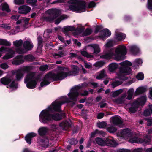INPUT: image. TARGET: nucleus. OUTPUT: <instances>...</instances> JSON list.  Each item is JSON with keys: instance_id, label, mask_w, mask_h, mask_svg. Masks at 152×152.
Returning a JSON list of instances; mask_svg holds the SVG:
<instances>
[{"instance_id": "obj_1", "label": "nucleus", "mask_w": 152, "mask_h": 152, "mask_svg": "<svg viewBox=\"0 0 152 152\" xmlns=\"http://www.w3.org/2000/svg\"><path fill=\"white\" fill-rule=\"evenodd\" d=\"M76 95V87L72 88L70 92L68 94L69 99L65 102L55 101L47 108L43 110L40 113L39 118L40 121L43 123H47L51 121V112L53 111H60L61 106L65 102H69L74 101L75 99Z\"/></svg>"}, {"instance_id": "obj_2", "label": "nucleus", "mask_w": 152, "mask_h": 152, "mask_svg": "<svg viewBox=\"0 0 152 152\" xmlns=\"http://www.w3.org/2000/svg\"><path fill=\"white\" fill-rule=\"evenodd\" d=\"M72 71L68 74L66 72L68 69L64 67H61L59 69V71L56 74L50 72L47 74L44 77L43 81L40 84L41 87H44L49 84L53 80H61L67 77L68 75H75L76 66L72 65L71 66Z\"/></svg>"}, {"instance_id": "obj_3", "label": "nucleus", "mask_w": 152, "mask_h": 152, "mask_svg": "<svg viewBox=\"0 0 152 152\" xmlns=\"http://www.w3.org/2000/svg\"><path fill=\"white\" fill-rule=\"evenodd\" d=\"M121 67L119 68V70L117 74L118 78L123 80H125L128 79L126 75H129L132 73V69L130 67L132 66L133 69L137 68L139 65L134 62L133 64L128 60H125L120 63Z\"/></svg>"}, {"instance_id": "obj_4", "label": "nucleus", "mask_w": 152, "mask_h": 152, "mask_svg": "<svg viewBox=\"0 0 152 152\" xmlns=\"http://www.w3.org/2000/svg\"><path fill=\"white\" fill-rule=\"evenodd\" d=\"M127 52L126 47L124 45H120L116 48L115 53L111 50L105 54L101 55L100 58L110 59L114 56L115 59L117 60H123L125 59L124 56L126 54Z\"/></svg>"}, {"instance_id": "obj_5", "label": "nucleus", "mask_w": 152, "mask_h": 152, "mask_svg": "<svg viewBox=\"0 0 152 152\" xmlns=\"http://www.w3.org/2000/svg\"><path fill=\"white\" fill-rule=\"evenodd\" d=\"M24 82L26 83V86L28 88L34 89L36 86L38 80L35 77L33 73H30L25 77Z\"/></svg>"}, {"instance_id": "obj_6", "label": "nucleus", "mask_w": 152, "mask_h": 152, "mask_svg": "<svg viewBox=\"0 0 152 152\" xmlns=\"http://www.w3.org/2000/svg\"><path fill=\"white\" fill-rule=\"evenodd\" d=\"M12 78L9 76H7L1 78L0 80L1 83L4 85H8L7 88L10 89L11 91H13L17 89L18 88L17 84L14 81L9 84L12 81Z\"/></svg>"}, {"instance_id": "obj_7", "label": "nucleus", "mask_w": 152, "mask_h": 152, "mask_svg": "<svg viewBox=\"0 0 152 152\" xmlns=\"http://www.w3.org/2000/svg\"><path fill=\"white\" fill-rule=\"evenodd\" d=\"M24 48H18L16 49V52L19 54H23L26 53L28 50L31 49L33 45L32 42L30 40L25 41L23 45Z\"/></svg>"}, {"instance_id": "obj_8", "label": "nucleus", "mask_w": 152, "mask_h": 152, "mask_svg": "<svg viewBox=\"0 0 152 152\" xmlns=\"http://www.w3.org/2000/svg\"><path fill=\"white\" fill-rule=\"evenodd\" d=\"M151 141V139L148 137L143 139L134 137L132 138L130 137L129 139V141L132 143H143L145 144H149Z\"/></svg>"}, {"instance_id": "obj_9", "label": "nucleus", "mask_w": 152, "mask_h": 152, "mask_svg": "<svg viewBox=\"0 0 152 152\" xmlns=\"http://www.w3.org/2000/svg\"><path fill=\"white\" fill-rule=\"evenodd\" d=\"M118 136H120L125 139L130 138L132 135V132L128 128H126L121 130L117 134Z\"/></svg>"}, {"instance_id": "obj_10", "label": "nucleus", "mask_w": 152, "mask_h": 152, "mask_svg": "<svg viewBox=\"0 0 152 152\" xmlns=\"http://www.w3.org/2000/svg\"><path fill=\"white\" fill-rule=\"evenodd\" d=\"M47 13L51 15V16L50 18H48L47 20L51 21L59 15L60 11L56 9H51L48 10L47 11Z\"/></svg>"}, {"instance_id": "obj_11", "label": "nucleus", "mask_w": 152, "mask_h": 152, "mask_svg": "<svg viewBox=\"0 0 152 152\" xmlns=\"http://www.w3.org/2000/svg\"><path fill=\"white\" fill-rule=\"evenodd\" d=\"M30 69V67L28 66L24 67L23 69H18L15 72L16 75V80H19L22 78L24 76V71H27Z\"/></svg>"}, {"instance_id": "obj_12", "label": "nucleus", "mask_w": 152, "mask_h": 152, "mask_svg": "<svg viewBox=\"0 0 152 152\" xmlns=\"http://www.w3.org/2000/svg\"><path fill=\"white\" fill-rule=\"evenodd\" d=\"M86 2L85 1L77 0V12L86 11Z\"/></svg>"}, {"instance_id": "obj_13", "label": "nucleus", "mask_w": 152, "mask_h": 152, "mask_svg": "<svg viewBox=\"0 0 152 152\" xmlns=\"http://www.w3.org/2000/svg\"><path fill=\"white\" fill-rule=\"evenodd\" d=\"M112 124L115 126H117L120 127L123 126V122L121 118L119 116H115L111 118Z\"/></svg>"}, {"instance_id": "obj_14", "label": "nucleus", "mask_w": 152, "mask_h": 152, "mask_svg": "<svg viewBox=\"0 0 152 152\" xmlns=\"http://www.w3.org/2000/svg\"><path fill=\"white\" fill-rule=\"evenodd\" d=\"M24 61V56L22 55H19L13 59L12 63L13 65H18L22 64Z\"/></svg>"}, {"instance_id": "obj_15", "label": "nucleus", "mask_w": 152, "mask_h": 152, "mask_svg": "<svg viewBox=\"0 0 152 152\" xmlns=\"http://www.w3.org/2000/svg\"><path fill=\"white\" fill-rule=\"evenodd\" d=\"M111 35V32L107 28L101 31L99 37L103 40L105 39L106 37H108Z\"/></svg>"}, {"instance_id": "obj_16", "label": "nucleus", "mask_w": 152, "mask_h": 152, "mask_svg": "<svg viewBox=\"0 0 152 152\" xmlns=\"http://www.w3.org/2000/svg\"><path fill=\"white\" fill-rule=\"evenodd\" d=\"M7 51H8V53L2 57V59L3 60H7L10 59L13 57L15 55V51L12 49L7 48Z\"/></svg>"}, {"instance_id": "obj_17", "label": "nucleus", "mask_w": 152, "mask_h": 152, "mask_svg": "<svg viewBox=\"0 0 152 152\" xmlns=\"http://www.w3.org/2000/svg\"><path fill=\"white\" fill-rule=\"evenodd\" d=\"M71 125L70 120L63 121L59 124V126L64 130H66Z\"/></svg>"}, {"instance_id": "obj_18", "label": "nucleus", "mask_w": 152, "mask_h": 152, "mask_svg": "<svg viewBox=\"0 0 152 152\" xmlns=\"http://www.w3.org/2000/svg\"><path fill=\"white\" fill-rule=\"evenodd\" d=\"M105 145L111 147H115L117 145V144L115 141L112 139L109 138H106L105 140Z\"/></svg>"}, {"instance_id": "obj_19", "label": "nucleus", "mask_w": 152, "mask_h": 152, "mask_svg": "<svg viewBox=\"0 0 152 152\" xmlns=\"http://www.w3.org/2000/svg\"><path fill=\"white\" fill-rule=\"evenodd\" d=\"M31 10L30 7L26 6H23L19 8L18 12L22 14H26L29 12Z\"/></svg>"}, {"instance_id": "obj_20", "label": "nucleus", "mask_w": 152, "mask_h": 152, "mask_svg": "<svg viewBox=\"0 0 152 152\" xmlns=\"http://www.w3.org/2000/svg\"><path fill=\"white\" fill-rule=\"evenodd\" d=\"M64 116V113L59 114L58 113H54L53 114H51V121L53 120H54L55 121L60 120L63 118Z\"/></svg>"}, {"instance_id": "obj_21", "label": "nucleus", "mask_w": 152, "mask_h": 152, "mask_svg": "<svg viewBox=\"0 0 152 152\" xmlns=\"http://www.w3.org/2000/svg\"><path fill=\"white\" fill-rule=\"evenodd\" d=\"M37 134L34 132H31L28 133L25 137V140L26 142L28 144L31 143V138L35 137Z\"/></svg>"}, {"instance_id": "obj_22", "label": "nucleus", "mask_w": 152, "mask_h": 152, "mask_svg": "<svg viewBox=\"0 0 152 152\" xmlns=\"http://www.w3.org/2000/svg\"><path fill=\"white\" fill-rule=\"evenodd\" d=\"M146 98L145 96H142L139 99V101H135V102H137V106L139 107L140 106H143L144 105L146 102Z\"/></svg>"}, {"instance_id": "obj_23", "label": "nucleus", "mask_w": 152, "mask_h": 152, "mask_svg": "<svg viewBox=\"0 0 152 152\" xmlns=\"http://www.w3.org/2000/svg\"><path fill=\"white\" fill-rule=\"evenodd\" d=\"M126 97V95H123L121 97L115 99L114 100V102L117 104H123L124 103Z\"/></svg>"}, {"instance_id": "obj_24", "label": "nucleus", "mask_w": 152, "mask_h": 152, "mask_svg": "<svg viewBox=\"0 0 152 152\" xmlns=\"http://www.w3.org/2000/svg\"><path fill=\"white\" fill-rule=\"evenodd\" d=\"M68 3L69 5V9L72 11L76 10V0H69Z\"/></svg>"}, {"instance_id": "obj_25", "label": "nucleus", "mask_w": 152, "mask_h": 152, "mask_svg": "<svg viewBox=\"0 0 152 152\" xmlns=\"http://www.w3.org/2000/svg\"><path fill=\"white\" fill-rule=\"evenodd\" d=\"M137 102H134L131 105V107L129 108V112L131 113H135L137 110L138 107Z\"/></svg>"}, {"instance_id": "obj_26", "label": "nucleus", "mask_w": 152, "mask_h": 152, "mask_svg": "<svg viewBox=\"0 0 152 152\" xmlns=\"http://www.w3.org/2000/svg\"><path fill=\"white\" fill-rule=\"evenodd\" d=\"M146 91V89L145 88L140 87L136 89L134 94L135 95H137L145 93Z\"/></svg>"}, {"instance_id": "obj_27", "label": "nucleus", "mask_w": 152, "mask_h": 152, "mask_svg": "<svg viewBox=\"0 0 152 152\" xmlns=\"http://www.w3.org/2000/svg\"><path fill=\"white\" fill-rule=\"evenodd\" d=\"M130 51L133 55H137L139 52V49L136 45H133L130 48Z\"/></svg>"}, {"instance_id": "obj_28", "label": "nucleus", "mask_w": 152, "mask_h": 152, "mask_svg": "<svg viewBox=\"0 0 152 152\" xmlns=\"http://www.w3.org/2000/svg\"><path fill=\"white\" fill-rule=\"evenodd\" d=\"M118 66L117 63H112L109 65L108 69L110 72H113L118 68Z\"/></svg>"}, {"instance_id": "obj_29", "label": "nucleus", "mask_w": 152, "mask_h": 152, "mask_svg": "<svg viewBox=\"0 0 152 152\" xmlns=\"http://www.w3.org/2000/svg\"><path fill=\"white\" fill-rule=\"evenodd\" d=\"M48 129L45 127L40 128L38 130L39 134L40 135H45L48 131Z\"/></svg>"}, {"instance_id": "obj_30", "label": "nucleus", "mask_w": 152, "mask_h": 152, "mask_svg": "<svg viewBox=\"0 0 152 152\" xmlns=\"http://www.w3.org/2000/svg\"><path fill=\"white\" fill-rule=\"evenodd\" d=\"M92 29L91 28H87L82 34V36L85 37L89 36L92 34Z\"/></svg>"}, {"instance_id": "obj_31", "label": "nucleus", "mask_w": 152, "mask_h": 152, "mask_svg": "<svg viewBox=\"0 0 152 152\" xmlns=\"http://www.w3.org/2000/svg\"><path fill=\"white\" fill-rule=\"evenodd\" d=\"M77 35L82 33L84 31L85 28L84 26L81 24H77Z\"/></svg>"}, {"instance_id": "obj_32", "label": "nucleus", "mask_w": 152, "mask_h": 152, "mask_svg": "<svg viewBox=\"0 0 152 152\" xmlns=\"http://www.w3.org/2000/svg\"><path fill=\"white\" fill-rule=\"evenodd\" d=\"M63 31L66 32L68 31L73 32L75 31V27L73 26H69L64 27L63 28Z\"/></svg>"}, {"instance_id": "obj_33", "label": "nucleus", "mask_w": 152, "mask_h": 152, "mask_svg": "<svg viewBox=\"0 0 152 152\" xmlns=\"http://www.w3.org/2000/svg\"><path fill=\"white\" fill-rule=\"evenodd\" d=\"M95 140L97 144L101 146L105 145V140H104L102 138L97 137L96 138Z\"/></svg>"}, {"instance_id": "obj_34", "label": "nucleus", "mask_w": 152, "mask_h": 152, "mask_svg": "<svg viewBox=\"0 0 152 152\" xmlns=\"http://www.w3.org/2000/svg\"><path fill=\"white\" fill-rule=\"evenodd\" d=\"M1 9L3 11H5L7 12H9L10 10L9 8L8 4L6 2H4L1 4Z\"/></svg>"}, {"instance_id": "obj_35", "label": "nucleus", "mask_w": 152, "mask_h": 152, "mask_svg": "<svg viewBox=\"0 0 152 152\" xmlns=\"http://www.w3.org/2000/svg\"><path fill=\"white\" fill-rule=\"evenodd\" d=\"M116 37L118 41H121L125 39V35L122 33H120L116 34Z\"/></svg>"}, {"instance_id": "obj_36", "label": "nucleus", "mask_w": 152, "mask_h": 152, "mask_svg": "<svg viewBox=\"0 0 152 152\" xmlns=\"http://www.w3.org/2000/svg\"><path fill=\"white\" fill-rule=\"evenodd\" d=\"M92 47L93 48L94 52L93 54H97L100 52V49L98 46L97 45H92Z\"/></svg>"}, {"instance_id": "obj_37", "label": "nucleus", "mask_w": 152, "mask_h": 152, "mask_svg": "<svg viewBox=\"0 0 152 152\" xmlns=\"http://www.w3.org/2000/svg\"><path fill=\"white\" fill-rule=\"evenodd\" d=\"M23 42L22 40L20 39L17 40L13 42V45L16 47H18L21 46L23 43Z\"/></svg>"}, {"instance_id": "obj_38", "label": "nucleus", "mask_w": 152, "mask_h": 152, "mask_svg": "<svg viewBox=\"0 0 152 152\" xmlns=\"http://www.w3.org/2000/svg\"><path fill=\"white\" fill-rule=\"evenodd\" d=\"M107 131L110 133H113L116 132L117 129L116 127L113 126H110L107 128Z\"/></svg>"}, {"instance_id": "obj_39", "label": "nucleus", "mask_w": 152, "mask_h": 152, "mask_svg": "<svg viewBox=\"0 0 152 152\" xmlns=\"http://www.w3.org/2000/svg\"><path fill=\"white\" fill-rule=\"evenodd\" d=\"M0 45L9 46L11 45V43L9 42L4 39H0Z\"/></svg>"}, {"instance_id": "obj_40", "label": "nucleus", "mask_w": 152, "mask_h": 152, "mask_svg": "<svg viewBox=\"0 0 152 152\" xmlns=\"http://www.w3.org/2000/svg\"><path fill=\"white\" fill-rule=\"evenodd\" d=\"M123 90L122 89H120L114 91L112 94V96L113 97H115L118 96L120 94L122 93Z\"/></svg>"}, {"instance_id": "obj_41", "label": "nucleus", "mask_w": 152, "mask_h": 152, "mask_svg": "<svg viewBox=\"0 0 152 152\" xmlns=\"http://www.w3.org/2000/svg\"><path fill=\"white\" fill-rule=\"evenodd\" d=\"M81 54L84 56L90 58H93L94 56L92 55H90L85 51H82L81 52Z\"/></svg>"}, {"instance_id": "obj_42", "label": "nucleus", "mask_w": 152, "mask_h": 152, "mask_svg": "<svg viewBox=\"0 0 152 152\" xmlns=\"http://www.w3.org/2000/svg\"><path fill=\"white\" fill-rule=\"evenodd\" d=\"M105 76V71L103 70L101 71L99 75L96 76V78L97 79H101L104 78Z\"/></svg>"}, {"instance_id": "obj_43", "label": "nucleus", "mask_w": 152, "mask_h": 152, "mask_svg": "<svg viewBox=\"0 0 152 152\" xmlns=\"http://www.w3.org/2000/svg\"><path fill=\"white\" fill-rule=\"evenodd\" d=\"M107 123L104 121H102L97 123V126L100 128H103L107 126Z\"/></svg>"}, {"instance_id": "obj_44", "label": "nucleus", "mask_w": 152, "mask_h": 152, "mask_svg": "<svg viewBox=\"0 0 152 152\" xmlns=\"http://www.w3.org/2000/svg\"><path fill=\"white\" fill-rule=\"evenodd\" d=\"M66 18V16L65 15H63L60 16L58 19H57L55 22L56 24H58L62 20Z\"/></svg>"}, {"instance_id": "obj_45", "label": "nucleus", "mask_w": 152, "mask_h": 152, "mask_svg": "<svg viewBox=\"0 0 152 152\" xmlns=\"http://www.w3.org/2000/svg\"><path fill=\"white\" fill-rule=\"evenodd\" d=\"M64 55V53L63 52H59L58 53H54L53 55V56L56 58H60Z\"/></svg>"}, {"instance_id": "obj_46", "label": "nucleus", "mask_w": 152, "mask_h": 152, "mask_svg": "<svg viewBox=\"0 0 152 152\" xmlns=\"http://www.w3.org/2000/svg\"><path fill=\"white\" fill-rule=\"evenodd\" d=\"M24 56V60H26L29 61H33L34 59L33 56L31 55H28Z\"/></svg>"}, {"instance_id": "obj_47", "label": "nucleus", "mask_w": 152, "mask_h": 152, "mask_svg": "<svg viewBox=\"0 0 152 152\" xmlns=\"http://www.w3.org/2000/svg\"><path fill=\"white\" fill-rule=\"evenodd\" d=\"M147 7L149 10L152 11V0H148Z\"/></svg>"}, {"instance_id": "obj_48", "label": "nucleus", "mask_w": 152, "mask_h": 152, "mask_svg": "<svg viewBox=\"0 0 152 152\" xmlns=\"http://www.w3.org/2000/svg\"><path fill=\"white\" fill-rule=\"evenodd\" d=\"M7 48L4 46H2L0 48V57L2 56V54L5 53L7 51Z\"/></svg>"}, {"instance_id": "obj_49", "label": "nucleus", "mask_w": 152, "mask_h": 152, "mask_svg": "<svg viewBox=\"0 0 152 152\" xmlns=\"http://www.w3.org/2000/svg\"><path fill=\"white\" fill-rule=\"evenodd\" d=\"M103 28L102 25H97L96 26L94 31V33L95 34L97 33L98 32L101 31V30Z\"/></svg>"}, {"instance_id": "obj_50", "label": "nucleus", "mask_w": 152, "mask_h": 152, "mask_svg": "<svg viewBox=\"0 0 152 152\" xmlns=\"http://www.w3.org/2000/svg\"><path fill=\"white\" fill-rule=\"evenodd\" d=\"M136 78L139 80H142L144 78V75L142 72L139 73L136 76Z\"/></svg>"}, {"instance_id": "obj_51", "label": "nucleus", "mask_w": 152, "mask_h": 152, "mask_svg": "<svg viewBox=\"0 0 152 152\" xmlns=\"http://www.w3.org/2000/svg\"><path fill=\"white\" fill-rule=\"evenodd\" d=\"M122 83V82L117 80L113 82L112 84V85L113 88H115L116 86L121 85Z\"/></svg>"}, {"instance_id": "obj_52", "label": "nucleus", "mask_w": 152, "mask_h": 152, "mask_svg": "<svg viewBox=\"0 0 152 152\" xmlns=\"http://www.w3.org/2000/svg\"><path fill=\"white\" fill-rule=\"evenodd\" d=\"M42 146L46 147L48 145L49 141L48 139H45L44 140H42Z\"/></svg>"}, {"instance_id": "obj_53", "label": "nucleus", "mask_w": 152, "mask_h": 152, "mask_svg": "<svg viewBox=\"0 0 152 152\" xmlns=\"http://www.w3.org/2000/svg\"><path fill=\"white\" fill-rule=\"evenodd\" d=\"M9 66L6 63H3L0 64V67L3 69L6 70L8 69Z\"/></svg>"}, {"instance_id": "obj_54", "label": "nucleus", "mask_w": 152, "mask_h": 152, "mask_svg": "<svg viewBox=\"0 0 152 152\" xmlns=\"http://www.w3.org/2000/svg\"><path fill=\"white\" fill-rule=\"evenodd\" d=\"M96 3L94 1H91L88 5V8H91L94 7L96 6Z\"/></svg>"}, {"instance_id": "obj_55", "label": "nucleus", "mask_w": 152, "mask_h": 152, "mask_svg": "<svg viewBox=\"0 0 152 152\" xmlns=\"http://www.w3.org/2000/svg\"><path fill=\"white\" fill-rule=\"evenodd\" d=\"M105 63L103 61H100L96 63V67H101Z\"/></svg>"}, {"instance_id": "obj_56", "label": "nucleus", "mask_w": 152, "mask_h": 152, "mask_svg": "<svg viewBox=\"0 0 152 152\" xmlns=\"http://www.w3.org/2000/svg\"><path fill=\"white\" fill-rule=\"evenodd\" d=\"M14 3L17 5H20L24 3V1L23 0H14Z\"/></svg>"}, {"instance_id": "obj_57", "label": "nucleus", "mask_w": 152, "mask_h": 152, "mask_svg": "<svg viewBox=\"0 0 152 152\" xmlns=\"http://www.w3.org/2000/svg\"><path fill=\"white\" fill-rule=\"evenodd\" d=\"M117 152H131V151L130 150L128 149L122 148L118 149Z\"/></svg>"}, {"instance_id": "obj_58", "label": "nucleus", "mask_w": 152, "mask_h": 152, "mask_svg": "<svg viewBox=\"0 0 152 152\" xmlns=\"http://www.w3.org/2000/svg\"><path fill=\"white\" fill-rule=\"evenodd\" d=\"M104 116V114L103 113H99L96 116L98 119H100L102 118Z\"/></svg>"}, {"instance_id": "obj_59", "label": "nucleus", "mask_w": 152, "mask_h": 152, "mask_svg": "<svg viewBox=\"0 0 152 152\" xmlns=\"http://www.w3.org/2000/svg\"><path fill=\"white\" fill-rule=\"evenodd\" d=\"M106 47L107 48H110L113 47V44L112 42L109 41L105 45Z\"/></svg>"}, {"instance_id": "obj_60", "label": "nucleus", "mask_w": 152, "mask_h": 152, "mask_svg": "<svg viewBox=\"0 0 152 152\" xmlns=\"http://www.w3.org/2000/svg\"><path fill=\"white\" fill-rule=\"evenodd\" d=\"M15 29L16 31L15 32V34L18 33L19 31H22L23 30V29H21V28L20 27V26L18 25L16 26Z\"/></svg>"}, {"instance_id": "obj_61", "label": "nucleus", "mask_w": 152, "mask_h": 152, "mask_svg": "<svg viewBox=\"0 0 152 152\" xmlns=\"http://www.w3.org/2000/svg\"><path fill=\"white\" fill-rule=\"evenodd\" d=\"M48 68V66L47 65H45L41 66L40 67V69L41 70L43 71L46 70Z\"/></svg>"}, {"instance_id": "obj_62", "label": "nucleus", "mask_w": 152, "mask_h": 152, "mask_svg": "<svg viewBox=\"0 0 152 152\" xmlns=\"http://www.w3.org/2000/svg\"><path fill=\"white\" fill-rule=\"evenodd\" d=\"M99 132V131L97 129L95 131L92 132L91 133V137H95L96 134L98 133Z\"/></svg>"}, {"instance_id": "obj_63", "label": "nucleus", "mask_w": 152, "mask_h": 152, "mask_svg": "<svg viewBox=\"0 0 152 152\" xmlns=\"http://www.w3.org/2000/svg\"><path fill=\"white\" fill-rule=\"evenodd\" d=\"M134 62L136 63L139 66L142 62V60L140 59H136Z\"/></svg>"}, {"instance_id": "obj_64", "label": "nucleus", "mask_w": 152, "mask_h": 152, "mask_svg": "<svg viewBox=\"0 0 152 152\" xmlns=\"http://www.w3.org/2000/svg\"><path fill=\"white\" fill-rule=\"evenodd\" d=\"M89 94L88 91L86 90H85L83 93L81 94L80 95L82 96H85L88 95Z\"/></svg>"}]
</instances>
